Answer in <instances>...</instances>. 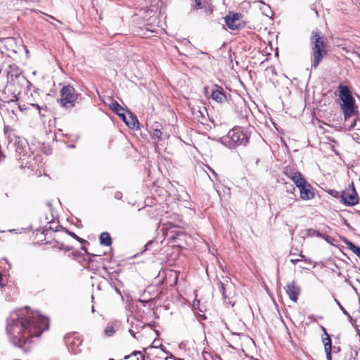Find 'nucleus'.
Here are the masks:
<instances>
[{
    "instance_id": "7c9ffc66",
    "label": "nucleus",
    "mask_w": 360,
    "mask_h": 360,
    "mask_svg": "<svg viewBox=\"0 0 360 360\" xmlns=\"http://www.w3.org/2000/svg\"><path fill=\"white\" fill-rule=\"evenodd\" d=\"M285 185H286L285 186V188H286V194L285 195L295 194V188L292 184L288 185L286 184Z\"/></svg>"
},
{
    "instance_id": "423d86ee",
    "label": "nucleus",
    "mask_w": 360,
    "mask_h": 360,
    "mask_svg": "<svg viewBox=\"0 0 360 360\" xmlns=\"http://www.w3.org/2000/svg\"><path fill=\"white\" fill-rule=\"evenodd\" d=\"M27 82V80L18 68L8 73L7 83L11 84V87L14 88L19 94L22 91V86Z\"/></svg>"
},
{
    "instance_id": "a211bd4d",
    "label": "nucleus",
    "mask_w": 360,
    "mask_h": 360,
    "mask_svg": "<svg viewBox=\"0 0 360 360\" xmlns=\"http://www.w3.org/2000/svg\"><path fill=\"white\" fill-rule=\"evenodd\" d=\"M300 192V198L307 200L314 198V192L311 191V186L309 184H305L303 186L299 188Z\"/></svg>"
},
{
    "instance_id": "ddd939ff",
    "label": "nucleus",
    "mask_w": 360,
    "mask_h": 360,
    "mask_svg": "<svg viewBox=\"0 0 360 360\" xmlns=\"http://www.w3.org/2000/svg\"><path fill=\"white\" fill-rule=\"evenodd\" d=\"M67 347L68 350L72 354H77L80 352L79 347L82 345V340L79 338H76L72 336H68L65 338Z\"/></svg>"
},
{
    "instance_id": "09e8293b",
    "label": "nucleus",
    "mask_w": 360,
    "mask_h": 360,
    "mask_svg": "<svg viewBox=\"0 0 360 360\" xmlns=\"http://www.w3.org/2000/svg\"><path fill=\"white\" fill-rule=\"evenodd\" d=\"M165 138H168L169 137V136L167 135V134H165Z\"/></svg>"
},
{
    "instance_id": "79ce46f5",
    "label": "nucleus",
    "mask_w": 360,
    "mask_h": 360,
    "mask_svg": "<svg viewBox=\"0 0 360 360\" xmlns=\"http://www.w3.org/2000/svg\"><path fill=\"white\" fill-rule=\"evenodd\" d=\"M2 40H9V41H12L13 39L12 38H6V39H3Z\"/></svg>"
},
{
    "instance_id": "58836bf2",
    "label": "nucleus",
    "mask_w": 360,
    "mask_h": 360,
    "mask_svg": "<svg viewBox=\"0 0 360 360\" xmlns=\"http://www.w3.org/2000/svg\"><path fill=\"white\" fill-rule=\"evenodd\" d=\"M30 105H31L32 106H33V107H35V108H36L37 109H38L39 110H41V108L39 107V105L38 104H34V103H32V104H30Z\"/></svg>"
},
{
    "instance_id": "473e14b6",
    "label": "nucleus",
    "mask_w": 360,
    "mask_h": 360,
    "mask_svg": "<svg viewBox=\"0 0 360 360\" xmlns=\"http://www.w3.org/2000/svg\"><path fill=\"white\" fill-rule=\"evenodd\" d=\"M117 115L119 117H120L122 119V120H123V121H124V120L127 118V117H126V115H125V114H124V111H121V112H120L117 113Z\"/></svg>"
},
{
    "instance_id": "0eeeda50",
    "label": "nucleus",
    "mask_w": 360,
    "mask_h": 360,
    "mask_svg": "<svg viewBox=\"0 0 360 360\" xmlns=\"http://www.w3.org/2000/svg\"><path fill=\"white\" fill-rule=\"evenodd\" d=\"M340 198V201L347 206H354L358 203L359 197L353 183L342 191Z\"/></svg>"
},
{
    "instance_id": "4c0bfd02",
    "label": "nucleus",
    "mask_w": 360,
    "mask_h": 360,
    "mask_svg": "<svg viewBox=\"0 0 360 360\" xmlns=\"http://www.w3.org/2000/svg\"><path fill=\"white\" fill-rule=\"evenodd\" d=\"M121 196H122V193H116L115 195V197L117 199H120Z\"/></svg>"
},
{
    "instance_id": "de8ad7c7",
    "label": "nucleus",
    "mask_w": 360,
    "mask_h": 360,
    "mask_svg": "<svg viewBox=\"0 0 360 360\" xmlns=\"http://www.w3.org/2000/svg\"><path fill=\"white\" fill-rule=\"evenodd\" d=\"M2 280V276H1V274H0V282Z\"/></svg>"
},
{
    "instance_id": "49530a36",
    "label": "nucleus",
    "mask_w": 360,
    "mask_h": 360,
    "mask_svg": "<svg viewBox=\"0 0 360 360\" xmlns=\"http://www.w3.org/2000/svg\"><path fill=\"white\" fill-rule=\"evenodd\" d=\"M212 172L213 173V174H214L215 176H217V174L215 173L214 171H213L212 169H211Z\"/></svg>"
},
{
    "instance_id": "f8f14e48",
    "label": "nucleus",
    "mask_w": 360,
    "mask_h": 360,
    "mask_svg": "<svg viewBox=\"0 0 360 360\" xmlns=\"http://www.w3.org/2000/svg\"><path fill=\"white\" fill-rule=\"evenodd\" d=\"M285 292L288 294L290 300H292L294 302H296L298 296L300 293V288L293 281L287 284L285 287Z\"/></svg>"
},
{
    "instance_id": "6ab92c4d",
    "label": "nucleus",
    "mask_w": 360,
    "mask_h": 360,
    "mask_svg": "<svg viewBox=\"0 0 360 360\" xmlns=\"http://www.w3.org/2000/svg\"><path fill=\"white\" fill-rule=\"evenodd\" d=\"M291 180L295 183L297 188L303 186L305 184H307V180L304 178L302 174L298 172L296 175H295Z\"/></svg>"
},
{
    "instance_id": "412c9836",
    "label": "nucleus",
    "mask_w": 360,
    "mask_h": 360,
    "mask_svg": "<svg viewBox=\"0 0 360 360\" xmlns=\"http://www.w3.org/2000/svg\"><path fill=\"white\" fill-rule=\"evenodd\" d=\"M100 243L105 246H110L112 244V239L108 232H103L99 237Z\"/></svg>"
},
{
    "instance_id": "2f4dec72",
    "label": "nucleus",
    "mask_w": 360,
    "mask_h": 360,
    "mask_svg": "<svg viewBox=\"0 0 360 360\" xmlns=\"http://www.w3.org/2000/svg\"><path fill=\"white\" fill-rule=\"evenodd\" d=\"M195 3L197 8L201 9L205 6V0H195Z\"/></svg>"
},
{
    "instance_id": "c85d7f7f",
    "label": "nucleus",
    "mask_w": 360,
    "mask_h": 360,
    "mask_svg": "<svg viewBox=\"0 0 360 360\" xmlns=\"http://www.w3.org/2000/svg\"><path fill=\"white\" fill-rule=\"evenodd\" d=\"M65 231L68 234L70 235V236H72V238H74L75 239H76L77 240H78L79 242H80L81 243H83L85 242V240L79 238V236H77L75 233L73 232H71L70 231H68V229H65Z\"/></svg>"
},
{
    "instance_id": "c756f323",
    "label": "nucleus",
    "mask_w": 360,
    "mask_h": 360,
    "mask_svg": "<svg viewBox=\"0 0 360 360\" xmlns=\"http://www.w3.org/2000/svg\"><path fill=\"white\" fill-rule=\"evenodd\" d=\"M335 302L338 306V307L342 310L343 314L346 315L349 319H352L350 314L347 311V310L342 306L340 302L337 299H334Z\"/></svg>"
},
{
    "instance_id": "2eb2a0df",
    "label": "nucleus",
    "mask_w": 360,
    "mask_h": 360,
    "mask_svg": "<svg viewBox=\"0 0 360 360\" xmlns=\"http://www.w3.org/2000/svg\"><path fill=\"white\" fill-rule=\"evenodd\" d=\"M339 97L342 102V104H345L354 100L351 94L349 87L343 85H340L339 86Z\"/></svg>"
},
{
    "instance_id": "393cba45",
    "label": "nucleus",
    "mask_w": 360,
    "mask_h": 360,
    "mask_svg": "<svg viewBox=\"0 0 360 360\" xmlns=\"http://www.w3.org/2000/svg\"><path fill=\"white\" fill-rule=\"evenodd\" d=\"M109 106L116 114L121 111H124V109L116 101H112Z\"/></svg>"
},
{
    "instance_id": "5701e85b",
    "label": "nucleus",
    "mask_w": 360,
    "mask_h": 360,
    "mask_svg": "<svg viewBox=\"0 0 360 360\" xmlns=\"http://www.w3.org/2000/svg\"><path fill=\"white\" fill-rule=\"evenodd\" d=\"M117 328L118 325L116 323L114 324L109 323L105 328L104 333L108 337L112 336L115 333Z\"/></svg>"
},
{
    "instance_id": "4be33fe9",
    "label": "nucleus",
    "mask_w": 360,
    "mask_h": 360,
    "mask_svg": "<svg viewBox=\"0 0 360 360\" xmlns=\"http://www.w3.org/2000/svg\"><path fill=\"white\" fill-rule=\"evenodd\" d=\"M124 359L129 360H145V356L141 351H134L129 355L124 356Z\"/></svg>"
},
{
    "instance_id": "9d476101",
    "label": "nucleus",
    "mask_w": 360,
    "mask_h": 360,
    "mask_svg": "<svg viewBox=\"0 0 360 360\" xmlns=\"http://www.w3.org/2000/svg\"><path fill=\"white\" fill-rule=\"evenodd\" d=\"M19 94L17 91L11 87V84H6V86L3 90V97L1 100L4 103H11L18 100V96Z\"/></svg>"
},
{
    "instance_id": "3c124183",
    "label": "nucleus",
    "mask_w": 360,
    "mask_h": 360,
    "mask_svg": "<svg viewBox=\"0 0 360 360\" xmlns=\"http://www.w3.org/2000/svg\"><path fill=\"white\" fill-rule=\"evenodd\" d=\"M109 360H115L114 359H110Z\"/></svg>"
},
{
    "instance_id": "6e6552de",
    "label": "nucleus",
    "mask_w": 360,
    "mask_h": 360,
    "mask_svg": "<svg viewBox=\"0 0 360 360\" xmlns=\"http://www.w3.org/2000/svg\"><path fill=\"white\" fill-rule=\"evenodd\" d=\"M242 18V14L238 13H229L225 17V22L228 27L231 30H238L242 26L239 20Z\"/></svg>"
},
{
    "instance_id": "72a5a7b5",
    "label": "nucleus",
    "mask_w": 360,
    "mask_h": 360,
    "mask_svg": "<svg viewBox=\"0 0 360 360\" xmlns=\"http://www.w3.org/2000/svg\"><path fill=\"white\" fill-rule=\"evenodd\" d=\"M48 230H54L55 231H58L56 228V229L53 228L51 224L49 226V227L47 226H45L44 232Z\"/></svg>"
},
{
    "instance_id": "f257e3e1",
    "label": "nucleus",
    "mask_w": 360,
    "mask_h": 360,
    "mask_svg": "<svg viewBox=\"0 0 360 360\" xmlns=\"http://www.w3.org/2000/svg\"><path fill=\"white\" fill-rule=\"evenodd\" d=\"M49 327L46 317L25 307L11 313L7 319L6 333L14 346L27 352L31 349L34 338L39 337Z\"/></svg>"
},
{
    "instance_id": "dca6fc26",
    "label": "nucleus",
    "mask_w": 360,
    "mask_h": 360,
    "mask_svg": "<svg viewBox=\"0 0 360 360\" xmlns=\"http://www.w3.org/2000/svg\"><path fill=\"white\" fill-rule=\"evenodd\" d=\"M217 285L219 286V289L222 294V296L224 300L229 297L231 295V290L232 288L231 283L226 278L224 281H217Z\"/></svg>"
},
{
    "instance_id": "f03ea898",
    "label": "nucleus",
    "mask_w": 360,
    "mask_h": 360,
    "mask_svg": "<svg viewBox=\"0 0 360 360\" xmlns=\"http://www.w3.org/2000/svg\"><path fill=\"white\" fill-rule=\"evenodd\" d=\"M15 145L17 158L21 162L20 167L34 170L36 160L27 141L25 139H18L15 141Z\"/></svg>"
},
{
    "instance_id": "e433bc0d",
    "label": "nucleus",
    "mask_w": 360,
    "mask_h": 360,
    "mask_svg": "<svg viewBox=\"0 0 360 360\" xmlns=\"http://www.w3.org/2000/svg\"><path fill=\"white\" fill-rule=\"evenodd\" d=\"M299 261H300V259H290V262H291L293 264H296Z\"/></svg>"
},
{
    "instance_id": "8fccbe9b",
    "label": "nucleus",
    "mask_w": 360,
    "mask_h": 360,
    "mask_svg": "<svg viewBox=\"0 0 360 360\" xmlns=\"http://www.w3.org/2000/svg\"><path fill=\"white\" fill-rule=\"evenodd\" d=\"M82 249L86 250L84 247H82Z\"/></svg>"
},
{
    "instance_id": "7ed1b4c3",
    "label": "nucleus",
    "mask_w": 360,
    "mask_h": 360,
    "mask_svg": "<svg viewBox=\"0 0 360 360\" xmlns=\"http://www.w3.org/2000/svg\"><path fill=\"white\" fill-rule=\"evenodd\" d=\"M249 134L240 127H234L220 139L221 143L229 148L236 146H245L249 141Z\"/></svg>"
},
{
    "instance_id": "b1692460",
    "label": "nucleus",
    "mask_w": 360,
    "mask_h": 360,
    "mask_svg": "<svg viewBox=\"0 0 360 360\" xmlns=\"http://www.w3.org/2000/svg\"><path fill=\"white\" fill-rule=\"evenodd\" d=\"M124 122L131 129L137 127L139 124L137 118L134 117L131 114H130L129 118H127Z\"/></svg>"
},
{
    "instance_id": "c9c22d12",
    "label": "nucleus",
    "mask_w": 360,
    "mask_h": 360,
    "mask_svg": "<svg viewBox=\"0 0 360 360\" xmlns=\"http://www.w3.org/2000/svg\"><path fill=\"white\" fill-rule=\"evenodd\" d=\"M165 360H176V357L173 355H171L169 356H167L165 358Z\"/></svg>"
},
{
    "instance_id": "ea45409f",
    "label": "nucleus",
    "mask_w": 360,
    "mask_h": 360,
    "mask_svg": "<svg viewBox=\"0 0 360 360\" xmlns=\"http://www.w3.org/2000/svg\"><path fill=\"white\" fill-rule=\"evenodd\" d=\"M19 108H20V110H23L27 109V108L25 107V105H23V106L19 105Z\"/></svg>"
},
{
    "instance_id": "9b49d317",
    "label": "nucleus",
    "mask_w": 360,
    "mask_h": 360,
    "mask_svg": "<svg viewBox=\"0 0 360 360\" xmlns=\"http://www.w3.org/2000/svg\"><path fill=\"white\" fill-rule=\"evenodd\" d=\"M341 109L344 113L345 120L348 122L356 115V106L354 100L345 103L341 104Z\"/></svg>"
},
{
    "instance_id": "37998d69",
    "label": "nucleus",
    "mask_w": 360,
    "mask_h": 360,
    "mask_svg": "<svg viewBox=\"0 0 360 360\" xmlns=\"http://www.w3.org/2000/svg\"><path fill=\"white\" fill-rule=\"evenodd\" d=\"M207 90H208V87H205V93L207 94Z\"/></svg>"
},
{
    "instance_id": "f704fd0d",
    "label": "nucleus",
    "mask_w": 360,
    "mask_h": 360,
    "mask_svg": "<svg viewBox=\"0 0 360 360\" xmlns=\"http://www.w3.org/2000/svg\"><path fill=\"white\" fill-rule=\"evenodd\" d=\"M49 18H50L51 19H53L54 20H56L57 22H58L59 23H62L60 20H57L55 17L51 15H48V14H46Z\"/></svg>"
},
{
    "instance_id": "bb28decb",
    "label": "nucleus",
    "mask_w": 360,
    "mask_h": 360,
    "mask_svg": "<svg viewBox=\"0 0 360 360\" xmlns=\"http://www.w3.org/2000/svg\"><path fill=\"white\" fill-rule=\"evenodd\" d=\"M298 171L295 170L294 169L287 167L284 169L283 173L285 175H286L288 177H289L290 179L297 174Z\"/></svg>"
},
{
    "instance_id": "20e7f679",
    "label": "nucleus",
    "mask_w": 360,
    "mask_h": 360,
    "mask_svg": "<svg viewBox=\"0 0 360 360\" xmlns=\"http://www.w3.org/2000/svg\"><path fill=\"white\" fill-rule=\"evenodd\" d=\"M312 34L311 39L312 44L311 68L316 69L327 51L324 49V43L321 40L319 32H313Z\"/></svg>"
},
{
    "instance_id": "4468645a",
    "label": "nucleus",
    "mask_w": 360,
    "mask_h": 360,
    "mask_svg": "<svg viewBox=\"0 0 360 360\" xmlns=\"http://www.w3.org/2000/svg\"><path fill=\"white\" fill-rule=\"evenodd\" d=\"M210 97L219 103H225L227 99L223 88L217 85H214L212 89Z\"/></svg>"
},
{
    "instance_id": "a878e982",
    "label": "nucleus",
    "mask_w": 360,
    "mask_h": 360,
    "mask_svg": "<svg viewBox=\"0 0 360 360\" xmlns=\"http://www.w3.org/2000/svg\"><path fill=\"white\" fill-rule=\"evenodd\" d=\"M346 244L349 249L352 250L355 255H356L360 259V247L355 245L351 241H347Z\"/></svg>"
},
{
    "instance_id": "aec40b11",
    "label": "nucleus",
    "mask_w": 360,
    "mask_h": 360,
    "mask_svg": "<svg viewBox=\"0 0 360 360\" xmlns=\"http://www.w3.org/2000/svg\"><path fill=\"white\" fill-rule=\"evenodd\" d=\"M345 127H347L349 129L356 128V129H360V120L356 118V116H354L352 119L349 120V122H347L345 120Z\"/></svg>"
},
{
    "instance_id": "1a4fd4ad",
    "label": "nucleus",
    "mask_w": 360,
    "mask_h": 360,
    "mask_svg": "<svg viewBox=\"0 0 360 360\" xmlns=\"http://www.w3.org/2000/svg\"><path fill=\"white\" fill-rule=\"evenodd\" d=\"M296 201L297 198L295 194H284L279 198L278 204L281 210L288 211L290 209H291L292 205Z\"/></svg>"
},
{
    "instance_id": "f3484780",
    "label": "nucleus",
    "mask_w": 360,
    "mask_h": 360,
    "mask_svg": "<svg viewBox=\"0 0 360 360\" xmlns=\"http://www.w3.org/2000/svg\"><path fill=\"white\" fill-rule=\"evenodd\" d=\"M324 335L326 337L323 338V343L324 345V350L326 354V359L327 360H332V356H331V349H332V343L331 340L329 336V335L327 333L326 329L323 328Z\"/></svg>"
},
{
    "instance_id": "cd10ccee",
    "label": "nucleus",
    "mask_w": 360,
    "mask_h": 360,
    "mask_svg": "<svg viewBox=\"0 0 360 360\" xmlns=\"http://www.w3.org/2000/svg\"><path fill=\"white\" fill-rule=\"evenodd\" d=\"M162 135V132L160 129H155L153 131L152 136L153 138L158 139V140H162L163 139Z\"/></svg>"
},
{
    "instance_id": "a18cd8bd",
    "label": "nucleus",
    "mask_w": 360,
    "mask_h": 360,
    "mask_svg": "<svg viewBox=\"0 0 360 360\" xmlns=\"http://www.w3.org/2000/svg\"><path fill=\"white\" fill-rule=\"evenodd\" d=\"M199 112L201 114L202 117H204L203 112L202 111H200V110L199 111Z\"/></svg>"
},
{
    "instance_id": "39448f33",
    "label": "nucleus",
    "mask_w": 360,
    "mask_h": 360,
    "mask_svg": "<svg viewBox=\"0 0 360 360\" xmlns=\"http://www.w3.org/2000/svg\"><path fill=\"white\" fill-rule=\"evenodd\" d=\"M77 99V94L75 89L68 85L63 86L60 90V105L63 107L70 108L75 105V103Z\"/></svg>"
},
{
    "instance_id": "a19ab883",
    "label": "nucleus",
    "mask_w": 360,
    "mask_h": 360,
    "mask_svg": "<svg viewBox=\"0 0 360 360\" xmlns=\"http://www.w3.org/2000/svg\"><path fill=\"white\" fill-rule=\"evenodd\" d=\"M129 333H131V335L135 338V334L133 333V330L131 329H130L129 330Z\"/></svg>"
},
{
    "instance_id": "c03bdc74",
    "label": "nucleus",
    "mask_w": 360,
    "mask_h": 360,
    "mask_svg": "<svg viewBox=\"0 0 360 360\" xmlns=\"http://www.w3.org/2000/svg\"><path fill=\"white\" fill-rule=\"evenodd\" d=\"M94 311H95V309H94V306H92V307H91V311H92V312H94Z\"/></svg>"
}]
</instances>
